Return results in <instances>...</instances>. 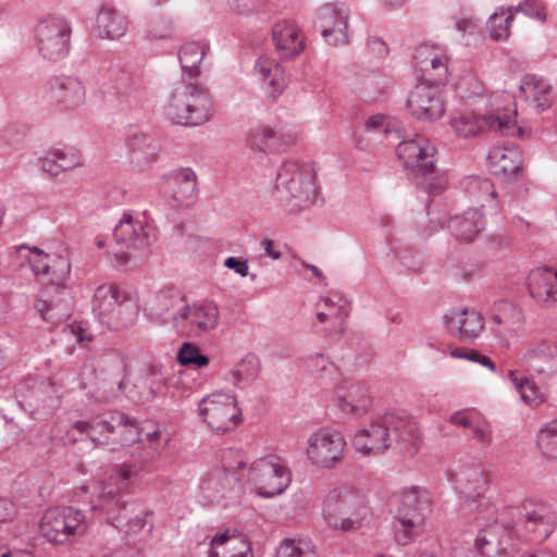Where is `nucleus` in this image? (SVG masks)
I'll return each mask as SVG.
<instances>
[{
  "instance_id": "f257e3e1",
  "label": "nucleus",
  "mask_w": 557,
  "mask_h": 557,
  "mask_svg": "<svg viewBox=\"0 0 557 557\" xmlns=\"http://www.w3.org/2000/svg\"><path fill=\"white\" fill-rule=\"evenodd\" d=\"M455 491L462 502L463 511H475V525L480 529L474 547L482 556L506 557L510 544L498 537L503 529L497 522L496 506L485 496L488 476L481 465H461L450 472Z\"/></svg>"
},
{
  "instance_id": "f03ea898",
  "label": "nucleus",
  "mask_w": 557,
  "mask_h": 557,
  "mask_svg": "<svg viewBox=\"0 0 557 557\" xmlns=\"http://www.w3.org/2000/svg\"><path fill=\"white\" fill-rule=\"evenodd\" d=\"M143 471L141 465L125 460L115 471V474L100 482L97 486V500L92 504L94 510H100L107 516L109 523L117 529L127 527L129 532H138L146 525L141 517L143 510L135 502L122 499V494L128 488L132 480Z\"/></svg>"
},
{
  "instance_id": "7ed1b4c3",
  "label": "nucleus",
  "mask_w": 557,
  "mask_h": 557,
  "mask_svg": "<svg viewBox=\"0 0 557 557\" xmlns=\"http://www.w3.org/2000/svg\"><path fill=\"white\" fill-rule=\"evenodd\" d=\"M420 442V432L413 420L395 412H386L358 430L354 435L352 446L367 456L381 454L393 443L403 448L417 449Z\"/></svg>"
},
{
  "instance_id": "20e7f679",
  "label": "nucleus",
  "mask_w": 557,
  "mask_h": 557,
  "mask_svg": "<svg viewBox=\"0 0 557 557\" xmlns=\"http://www.w3.org/2000/svg\"><path fill=\"white\" fill-rule=\"evenodd\" d=\"M396 153L413 184L429 195H438L445 190L448 178L444 172L437 171V148L431 139L417 134L401 140Z\"/></svg>"
},
{
  "instance_id": "39448f33",
  "label": "nucleus",
  "mask_w": 557,
  "mask_h": 557,
  "mask_svg": "<svg viewBox=\"0 0 557 557\" xmlns=\"http://www.w3.org/2000/svg\"><path fill=\"white\" fill-rule=\"evenodd\" d=\"M368 516V507L362 494L348 487L330 490L322 502V517L326 525L335 531L359 530Z\"/></svg>"
},
{
  "instance_id": "423d86ee",
  "label": "nucleus",
  "mask_w": 557,
  "mask_h": 557,
  "mask_svg": "<svg viewBox=\"0 0 557 557\" xmlns=\"http://www.w3.org/2000/svg\"><path fill=\"white\" fill-rule=\"evenodd\" d=\"M315 175L310 163L286 160L276 174L273 196L283 205L293 200L295 206L315 205L319 200Z\"/></svg>"
},
{
  "instance_id": "0eeeda50",
  "label": "nucleus",
  "mask_w": 557,
  "mask_h": 557,
  "mask_svg": "<svg viewBox=\"0 0 557 557\" xmlns=\"http://www.w3.org/2000/svg\"><path fill=\"white\" fill-rule=\"evenodd\" d=\"M432 512L430 492L420 486L404 488L397 496L394 522L395 540L400 545L413 542L423 531V525Z\"/></svg>"
},
{
  "instance_id": "6e6552de",
  "label": "nucleus",
  "mask_w": 557,
  "mask_h": 557,
  "mask_svg": "<svg viewBox=\"0 0 557 557\" xmlns=\"http://www.w3.org/2000/svg\"><path fill=\"white\" fill-rule=\"evenodd\" d=\"M209 92L197 82L181 79L171 92L164 114L172 123L196 126L210 119Z\"/></svg>"
},
{
  "instance_id": "1a4fd4ad",
  "label": "nucleus",
  "mask_w": 557,
  "mask_h": 557,
  "mask_svg": "<svg viewBox=\"0 0 557 557\" xmlns=\"http://www.w3.org/2000/svg\"><path fill=\"white\" fill-rule=\"evenodd\" d=\"M92 311L102 325L119 332L134 324L139 307L126 290L114 284H103L95 290Z\"/></svg>"
},
{
  "instance_id": "9d476101",
  "label": "nucleus",
  "mask_w": 557,
  "mask_h": 557,
  "mask_svg": "<svg viewBox=\"0 0 557 557\" xmlns=\"http://www.w3.org/2000/svg\"><path fill=\"white\" fill-rule=\"evenodd\" d=\"M517 111L512 115H478L472 111L459 112L450 119L454 133L460 138H473L486 131H496L504 136L523 137L525 129L517 125Z\"/></svg>"
},
{
  "instance_id": "9b49d317",
  "label": "nucleus",
  "mask_w": 557,
  "mask_h": 557,
  "mask_svg": "<svg viewBox=\"0 0 557 557\" xmlns=\"http://www.w3.org/2000/svg\"><path fill=\"white\" fill-rule=\"evenodd\" d=\"M248 481L262 498L282 494L290 484L288 468L277 457L268 456L255 460L248 470Z\"/></svg>"
},
{
  "instance_id": "f8f14e48",
  "label": "nucleus",
  "mask_w": 557,
  "mask_h": 557,
  "mask_svg": "<svg viewBox=\"0 0 557 557\" xmlns=\"http://www.w3.org/2000/svg\"><path fill=\"white\" fill-rule=\"evenodd\" d=\"M17 252L30 267L34 275L49 282L48 289L60 290L71 274V264L67 258L50 255L38 247L20 245Z\"/></svg>"
},
{
  "instance_id": "ddd939ff",
  "label": "nucleus",
  "mask_w": 557,
  "mask_h": 557,
  "mask_svg": "<svg viewBox=\"0 0 557 557\" xmlns=\"http://www.w3.org/2000/svg\"><path fill=\"white\" fill-rule=\"evenodd\" d=\"M222 461V467L214 469L202 483V488L211 493L209 496L216 500L225 499L239 490L238 471L244 470L247 465L244 451L233 448L223 451Z\"/></svg>"
},
{
  "instance_id": "4468645a",
  "label": "nucleus",
  "mask_w": 557,
  "mask_h": 557,
  "mask_svg": "<svg viewBox=\"0 0 557 557\" xmlns=\"http://www.w3.org/2000/svg\"><path fill=\"white\" fill-rule=\"evenodd\" d=\"M198 412L203 422L218 433L232 431L242 422V409L237 406L236 396L231 394L206 396L199 403Z\"/></svg>"
},
{
  "instance_id": "2eb2a0df",
  "label": "nucleus",
  "mask_w": 557,
  "mask_h": 557,
  "mask_svg": "<svg viewBox=\"0 0 557 557\" xmlns=\"http://www.w3.org/2000/svg\"><path fill=\"white\" fill-rule=\"evenodd\" d=\"M84 521L85 515L79 509L53 507L42 516L40 532L52 544H66L76 539Z\"/></svg>"
},
{
  "instance_id": "dca6fc26",
  "label": "nucleus",
  "mask_w": 557,
  "mask_h": 557,
  "mask_svg": "<svg viewBox=\"0 0 557 557\" xmlns=\"http://www.w3.org/2000/svg\"><path fill=\"white\" fill-rule=\"evenodd\" d=\"M35 32L38 50L45 59L55 62L69 54L72 29L64 18L44 20Z\"/></svg>"
},
{
  "instance_id": "f3484780",
  "label": "nucleus",
  "mask_w": 557,
  "mask_h": 557,
  "mask_svg": "<svg viewBox=\"0 0 557 557\" xmlns=\"http://www.w3.org/2000/svg\"><path fill=\"white\" fill-rule=\"evenodd\" d=\"M345 447L341 432L323 428L310 435L306 454L315 467L331 469L343 460Z\"/></svg>"
},
{
  "instance_id": "a211bd4d",
  "label": "nucleus",
  "mask_w": 557,
  "mask_h": 557,
  "mask_svg": "<svg viewBox=\"0 0 557 557\" xmlns=\"http://www.w3.org/2000/svg\"><path fill=\"white\" fill-rule=\"evenodd\" d=\"M126 422V413L111 410L92 414L88 420H77L72 424V431L81 437L86 436L97 445H114L121 426Z\"/></svg>"
},
{
  "instance_id": "6ab92c4d",
  "label": "nucleus",
  "mask_w": 557,
  "mask_h": 557,
  "mask_svg": "<svg viewBox=\"0 0 557 557\" xmlns=\"http://www.w3.org/2000/svg\"><path fill=\"white\" fill-rule=\"evenodd\" d=\"M220 311L213 301H198L184 305L174 314V325L190 335H200L212 331L219 323Z\"/></svg>"
},
{
  "instance_id": "aec40b11",
  "label": "nucleus",
  "mask_w": 557,
  "mask_h": 557,
  "mask_svg": "<svg viewBox=\"0 0 557 557\" xmlns=\"http://www.w3.org/2000/svg\"><path fill=\"white\" fill-rule=\"evenodd\" d=\"M416 71L420 72L423 84L444 86L450 76V57L436 46L421 45L413 54Z\"/></svg>"
},
{
  "instance_id": "412c9836",
  "label": "nucleus",
  "mask_w": 557,
  "mask_h": 557,
  "mask_svg": "<svg viewBox=\"0 0 557 557\" xmlns=\"http://www.w3.org/2000/svg\"><path fill=\"white\" fill-rule=\"evenodd\" d=\"M349 10L343 3H326L318 11L315 27L332 46L348 44Z\"/></svg>"
},
{
  "instance_id": "4be33fe9",
  "label": "nucleus",
  "mask_w": 557,
  "mask_h": 557,
  "mask_svg": "<svg viewBox=\"0 0 557 557\" xmlns=\"http://www.w3.org/2000/svg\"><path fill=\"white\" fill-rule=\"evenodd\" d=\"M407 106L411 115L421 121H436L445 112L442 90L430 84L417 85L407 99Z\"/></svg>"
},
{
  "instance_id": "5701e85b",
  "label": "nucleus",
  "mask_w": 557,
  "mask_h": 557,
  "mask_svg": "<svg viewBox=\"0 0 557 557\" xmlns=\"http://www.w3.org/2000/svg\"><path fill=\"white\" fill-rule=\"evenodd\" d=\"M48 97L60 110L73 111L85 103L86 88L74 76H58L49 82Z\"/></svg>"
},
{
  "instance_id": "b1692460",
  "label": "nucleus",
  "mask_w": 557,
  "mask_h": 557,
  "mask_svg": "<svg viewBox=\"0 0 557 557\" xmlns=\"http://www.w3.org/2000/svg\"><path fill=\"white\" fill-rule=\"evenodd\" d=\"M116 243L126 248H145L157 240V230L150 224H143L135 220L131 212H124L123 216L113 230Z\"/></svg>"
},
{
  "instance_id": "393cba45",
  "label": "nucleus",
  "mask_w": 557,
  "mask_h": 557,
  "mask_svg": "<svg viewBox=\"0 0 557 557\" xmlns=\"http://www.w3.org/2000/svg\"><path fill=\"white\" fill-rule=\"evenodd\" d=\"M444 324L449 334L461 342H474L484 330V319L481 313L469 309L446 313Z\"/></svg>"
},
{
  "instance_id": "a878e982",
  "label": "nucleus",
  "mask_w": 557,
  "mask_h": 557,
  "mask_svg": "<svg viewBox=\"0 0 557 557\" xmlns=\"http://www.w3.org/2000/svg\"><path fill=\"white\" fill-rule=\"evenodd\" d=\"M492 173L503 181L515 180L522 166V153L513 146H494L487 153Z\"/></svg>"
},
{
  "instance_id": "bb28decb",
  "label": "nucleus",
  "mask_w": 557,
  "mask_h": 557,
  "mask_svg": "<svg viewBox=\"0 0 557 557\" xmlns=\"http://www.w3.org/2000/svg\"><path fill=\"white\" fill-rule=\"evenodd\" d=\"M339 388L344 393H338L336 405L342 413L359 418L368 412L371 406V397L364 383L345 380Z\"/></svg>"
},
{
  "instance_id": "cd10ccee",
  "label": "nucleus",
  "mask_w": 557,
  "mask_h": 557,
  "mask_svg": "<svg viewBox=\"0 0 557 557\" xmlns=\"http://www.w3.org/2000/svg\"><path fill=\"white\" fill-rule=\"evenodd\" d=\"M128 161L136 171H143L156 162L159 154L157 140L145 133L138 132L126 140Z\"/></svg>"
},
{
  "instance_id": "c85d7f7f",
  "label": "nucleus",
  "mask_w": 557,
  "mask_h": 557,
  "mask_svg": "<svg viewBox=\"0 0 557 557\" xmlns=\"http://www.w3.org/2000/svg\"><path fill=\"white\" fill-rule=\"evenodd\" d=\"M143 438V430L139 426L138 421L135 418H132L126 414V422L121 426L120 432L117 433V440L114 442V445L120 447L111 448L108 454L110 457L107 460L112 463L114 461L121 460L120 463H114L112 468V473L115 474L116 469L125 461L141 465L143 470L145 469V463L143 461H135L132 456H128V451L124 449L125 446L133 445L135 443H139Z\"/></svg>"
},
{
  "instance_id": "c756f323",
  "label": "nucleus",
  "mask_w": 557,
  "mask_h": 557,
  "mask_svg": "<svg viewBox=\"0 0 557 557\" xmlns=\"http://www.w3.org/2000/svg\"><path fill=\"white\" fill-rule=\"evenodd\" d=\"M461 187L471 201L487 208L492 213L499 211L497 191L490 178L470 175L461 181Z\"/></svg>"
},
{
  "instance_id": "7c9ffc66",
  "label": "nucleus",
  "mask_w": 557,
  "mask_h": 557,
  "mask_svg": "<svg viewBox=\"0 0 557 557\" xmlns=\"http://www.w3.org/2000/svg\"><path fill=\"white\" fill-rule=\"evenodd\" d=\"M485 227L484 214L475 208H470L460 215L451 216L448 230L459 242H472Z\"/></svg>"
},
{
  "instance_id": "2f4dec72",
  "label": "nucleus",
  "mask_w": 557,
  "mask_h": 557,
  "mask_svg": "<svg viewBox=\"0 0 557 557\" xmlns=\"http://www.w3.org/2000/svg\"><path fill=\"white\" fill-rule=\"evenodd\" d=\"M528 288L532 298L537 302H557V271L550 268L532 271L529 276Z\"/></svg>"
},
{
  "instance_id": "473e14b6",
  "label": "nucleus",
  "mask_w": 557,
  "mask_h": 557,
  "mask_svg": "<svg viewBox=\"0 0 557 557\" xmlns=\"http://www.w3.org/2000/svg\"><path fill=\"white\" fill-rule=\"evenodd\" d=\"M519 90L529 104L537 112L545 111L550 108L553 103L550 85L536 75H524L521 79Z\"/></svg>"
},
{
  "instance_id": "72a5a7b5",
  "label": "nucleus",
  "mask_w": 557,
  "mask_h": 557,
  "mask_svg": "<svg viewBox=\"0 0 557 557\" xmlns=\"http://www.w3.org/2000/svg\"><path fill=\"white\" fill-rule=\"evenodd\" d=\"M272 39L283 58L298 55L305 48V40L298 28L287 21H280L274 24Z\"/></svg>"
},
{
  "instance_id": "f704fd0d",
  "label": "nucleus",
  "mask_w": 557,
  "mask_h": 557,
  "mask_svg": "<svg viewBox=\"0 0 557 557\" xmlns=\"http://www.w3.org/2000/svg\"><path fill=\"white\" fill-rule=\"evenodd\" d=\"M128 28L127 17L111 7H102L96 17V30L100 38L116 40L123 37Z\"/></svg>"
},
{
  "instance_id": "c9c22d12",
  "label": "nucleus",
  "mask_w": 557,
  "mask_h": 557,
  "mask_svg": "<svg viewBox=\"0 0 557 557\" xmlns=\"http://www.w3.org/2000/svg\"><path fill=\"white\" fill-rule=\"evenodd\" d=\"M209 50L206 41H190L182 46L178 59L182 65V79L197 82L199 65Z\"/></svg>"
},
{
  "instance_id": "e433bc0d",
  "label": "nucleus",
  "mask_w": 557,
  "mask_h": 557,
  "mask_svg": "<svg viewBox=\"0 0 557 557\" xmlns=\"http://www.w3.org/2000/svg\"><path fill=\"white\" fill-rule=\"evenodd\" d=\"M208 557H253V554L248 542L220 533L211 540Z\"/></svg>"
},
{
  "instance_id": "4c0bfd02",
  "label": "nucleus",
  "mask_w": 557,
  "mask_h": 557,
  "mask_svg": "<svg viewBox=\"0 0 557 557\" xmlns=\"http://www.w3.org/2000/svg\"><path fill=\"white\" fill-rule=\"evenodd\" d=\"M172 186V197L180 205H188L196 199L197 182L195 172L189 169L174 171L169 178Z\"/></svg>"
},
{
  "instance_id": "58836bf2",
  "label": "nucleus",
  "mask_w": 557,
  "mask_h": 557,
  "mask_svg": "<svg viewBox=\"0 0 557 557\" xmlns=\"http://www.w3.org/2000/svg\"><path fill=\"white\" fill-rule=\"evenodd\" d=\"M260 370V359L253 354H248L234 369L226 373L225 380L234 386L243 388L256 381Z\"/></svg>"
},
{
  "instance_id": "ea45409f",
  "label": "nucleus",
  "mask_w": 557,
  "mask_h": 557,
  "mask_svg": "<svg viewBox=\"0 0 557 557\" xmlns=\"http://www.w3.org/2000/svg\"><path fill=\"white\" fill-rule=\"evenodd\" d=\"M255 72L259 75L262 89L271 99L280 96L285 88V79L277 65L274 67L267 60L259 59L255 64Z\"/></svg>"
},
{
  "instance_id": "a19ab883",
  "label": "nucleus",
  "mask_w": 557,
  "mask_h": 557,
  "mask_svg": "<svg viewBox=\"0 0 557 557\" xmlns=\"http://www.w3.org/2000/svg\"><path fill=\"white\" fill-rule=\"evenodd\" d=\"M302 366L318 379L337 386L341 382L339 369L324 354L317 352L302 360Z\"/></svg>"
},
{
  "instance_id": "79ce46f5",
  "label": "nucleus",
  "mask_w": 557,
  "mask_h": 557,
  "mask_svg": "<svg viewBox=\"0 0 557 557\" xmlns=\"http://www.w3.org/2000/svg\"><path fill=\"white\" fill-rule=\"evenodd\" d=\"M36 309L40 317L51 325H59L70 317L69 306L65 301L59 299L53 301L49 298V289L46 288L40 298L36 301Z\"/></svg>"
},
{
  "instance_id": "37998d69",
  "label": "nucleus",
  "mask_w": 557,
  "mask_h": 557,
  "mask_svg": "<svg viewBox=\"0 0 557 557\" xmlns=\"http://www.w3.org/2000/svg\"><path fill=\"white\" fill-rule=\"evenodd\" d=\"M508 379L519 393L521 399L530 407H539L545 401V396L536 384L522 375L518 370H510Z\"/></svg>"
},
{
  "instance_id": "c03bdc74",
  "label": "nucleus",
  "mask_w": 557,
  "mask_h": 557,
  "mask_svg": "<svg viewBox=\"0 0 557 557\" xmlns=\"http://www.w3.org/2000/svg\"><path fill=\"white\" fill-rule=\"evenodd\" d=\"M515 12L512 7H498L487 21L491 38L495 41L507 40L510 36V27Z\"/></svg>"
},
{
  "instance_id": "a18cd8bd",
  "label": "nucleus",
  "mask_w": 557,
  "mask_h": 557,
  "mask_svg": "<svg viewBox=\"0 0 557 557\" xmlns=\"http://www.w3.org/2000/svg\"><path fill=\"white\" fill-rule=\"evenodd\" d=\"M185 297L180 292L161 290L157 296L152 306L153 314L161 321L172 320L174 323V314L178 308H182Z\"/></svg>"
},
{
  "instance_id": "49530a36",
  "label": "nucleus",
  "mask_w": 557,
  "mask_h": 557,
  "mask_svg": "<svg viewBox=\"0 0 557 557\" xmlns=\"http://www.w3.org/2000/svg\"><path fill=\"white\" fill-rule=\"evenodd\" d=\"M276 133L269 126H257L249 131L248 144L252 149L268 152L275 146Z\"/></svg>"
},
{
  "instance_id": "de8ad7c7",
  "label": "nucleus",
  "mask_w": 557,
  "mask_h": 557,
  "mask_svg": "<svg viewBox=\"0 0 557 557\" xmlns=\"http://www.w3.org/2000/svg\"><path fill=\"white\" fill-rule=\"evenodd\" d=\"M537 445L547 458L557 460V421H552L540 430Z\"/></svg>"
},
{
  "instance_id": "09e8293b",
  "label": "nucleus",
  "mask_w": 557,
  "mask_h": 557,
  "mask_svg": "<svg viewBox=\"0 0 557 557\" xmlns=\"http://www.w3.org/2000/svg\"><path fill=\"white\" fill-rule=\"evenodd\" d=\"M177 361L185 367L203 368L209 364L210 360L196 344L186 342L178 349Z\"/></svg>"
},
{
  "instance_id": "8fccbe9b",
  "label": "nucleus",
  "mask_w": 557,
  "mask_h": 557,
  "mask_svg": "<svg viewBox=\"0 0 557 557\" xmlns=\"http://www.w3.org/2000/svg\"><path fill=\"white\" fill-rule=\"evenodd\" d=\"M470 431L472 440L481 448L486 449L493 444V426L485 417L482 416Z\"/></svg>"
},
{
  "instance_id": "3c124183",
  "label": "nucleus",
  "mask_w": 557,
  "mask_h": 557,
  "mask_svg": "<svg viewBox=\"0 0 557 557\" xmlns=\"http://www.w3.org/2000/svg\"><path fill=\"white\" fill-rule=\"evenodd\" d=\"M109 78L112 87L119 92L127 91L134 84L133 74L120 64H112L110 66Z\"/></svg>"
},
{
  "instance_id": "603ef678",
  "label": "nucleus",
  "mask_w": 557,
  "mask_h": 557,
  "mask_svg": "<svg viewBox=\"0 0 557 557\" xmlns=\"http://www.w3.org/2000/svg\"><path fill=\"white\" fill-rule=\"evenodd\" d=\"M277 557H314L308 545L295 539H284L277 549Z\"/></svg>"
},
{
  "instance_id": "864d4df0",
  "label": "nucleus",
  "mask_w": 557,
  "mask_h": 557,
  "mask_svg": "<svg viewBox=\"0 0 557 557\" xmlns=\"http://www.w3.org/2000/svg\"><path fill=\"white\" fill-rule=\"evenodd\" d=\"M557 355V346L547 342L530 344L523 352L522 360L530 363L534 360L544 359Z\"/></svg>"
},
{
  "instance_id": "5fc2aeb1",
  "label": "nucleus",
  "mask_w": 557,
  "mask_h": 557,
  "mask_svg": "<svg viewBox=\"0 0 557 557\" xmlns=\"http://www.w3.org/2000/svg\"><path fill=\"white\" fill-rule=\"evenodd\" d=\"M334 318L347 317L349 313V302L341 294H332L330 296L321 298L320 301Z\"/></svg>"
},
{
  "instance_id": "6e6d98bb",
  "label": "nucleus",
  "mask_w": 557,
  "mask_h": 557,
  "mask_svg": "<svg viewBox=\"0 0 557 557\" xmlns=\"http://www.w3.org/2000/svg\"><path fill=\"white\" fill-rule=\"evenodd\" d=\"M481 271L482 265L479 261L468 260L455 267L451 275L459 281L469 282L480 276Z\"/></svg>"
},
{
  "instance_id": "4d7b16f0",
  "label": "nucleus",
  "mask_w": 557,
  "mask_h": 557,
  "mask_svg": "<svg viewBox=\"0 0 557 557\" xmlns=\"http://www.w3.org/2000/svg\"><path fill=\"white\" fill-rule=\"evenodd\" d=\"M481 417L482 414L475 409L467 408L454 412L449 418V422L454 425L471 430Z\"/></svg>"
},
{
  "instance_id": "13d9d810",
  "label": "nucleus",
  "mask_w": 557,
  "mask_h": 557,
  "mask_svg": "<svg viewBox=\"0 0 557 557\" xmlns=\"http://www.w3.org/2000/svg\"><path fill=\"white\" fill-rule=\"evenodd\" d=\"M512 10L515 14L521 12L529 17H533L542 22L546 18L545 8L536 0H524L517 7H512Z\"/></svg>"
},
{
  "instance_id": "bf43d9fd",
  "label": "nucleus",
  "mask_w": 557,
  "mask_h": 557,
  "mask_svg": "<svg viewBox=\"0 0 557 557\" xmlns=\"http://www.w3.org/2000/svg\"><path fill=\"white\" fill-rule=\"evenodd\" d=\"M54 153L63 171L74 169L82 164V157L75 149L55 150Z\"/></svg>"
},
{
  "instance_id": "052dcab7",
  "label": "nucleus",
  "mask_w": 557,
  "mask_h": 557,
  "mask_svg": "<svg viewBox=\"0 0 557 557\" xmlns=\"http://www.w3.org/2000/svg\"><path fill=\"white\" fill-rule=\"evenodd\" d=\"M141 430L143 438L139 441V443H147L150 446L151 451L149 453L148 458H153L161 449V444L159 443L161 431L159 428H153L152 430H146V428H141Z\"/></svg>"
},
{
  "instance_id": "680f3d73",
  "label": "nucleus",
  "mask_w": 557,
  "mask_h": 557,
  "mask_svg": "<svg viewBox=\"0 0 557 557\" xmlns=\"http://www.w3.org/2000/svg\"><path fill=\"white\" fill-rule=\"evenodd\" d=\"M451 356L456 357V358H462V359L478 362V363L482 364L483 367L488 368L493 372L496 371L495 362L492 361V359L488 358L487 356L480 355L476 351L460 352L458 349H455L454 351H451Z\"/></svg>"
},
{
  "instance_id": "e2e57ef3",
  "label": "nucleus",
  "mask_w": 557,
  "mask_h": 557,
  "mask_svg": "<svg viewBox=\"0 0 557 557\" xmlns=\"http://www.w3.org/2000/svg\"><path fill=\"white\" fill-rule=\"evenodd\" d=\"M491 330L497 337H504L511 331V325L505 314L494 313L491 315Z\"/></svg>"
},
{
  "instance_id": "0e129e2a",
  "label": "nucleus",
  "mask_w": 557,
  "mask_h": 557,
  "mask_svg": "<svg viewBox=\"0 0 557 557\" xmlns=\"http://www.w3.org/2000/svg\"><path fill=\"white\" fill-rule=\"evenodd\" d=\"M234 10L239 14H249L260 9L264 0H228Z\"/></svg>"
},
{
  "instance_id": "69168bd1",
  "label": "nucleus",
  "mask_w": 557,
  "mask_h": 557,
  "mask_svg": "<svg viewBox=\"0 0 557 557\" xmlns=\"http://www.w3.org/2000/svg\"><path fill=\"white\" fill-rule=\"evenodd\" d=\"M224 267L235 271L240 276L245 277L249 274V265L247 259H240L236 257H227L224 262Z\"/></svg>"
},
{
  "instance_id": "338daca9",
  "label": "nucleus",
  "mask_w": 557,
  "mask_h": 557,
  "mask_svg": "<svg viewBox=\"0 0 557 557\" xmlns=\"http://www.w3.org/2000/svg\"><path fill=\"white\" fill-rule=\"evenodd\" d=\"M366 129L368 132H383L389 133V126L386 123V117L382 114H375L368 119L366 122Z\"/></svg>"
},
{
  "instance_id": "774afa93",
  "label": "nucleus",
  "mask_w": 557,
  "mask_h": 557,
  "mask_svg": "<svg viewBox=\"0 0 557 557\" xmlns=\"http://www.w3.org/2000/svg\"><path fill=\"white\" fill-rule=\"evenodd\" d=\"M40 168L53 175V176H57L59 175L61 172H63V170L61 169V166L59 165V160L55 156L54 152H51L49 156L40 159Z\"/></svg>"
}]
</instances>
